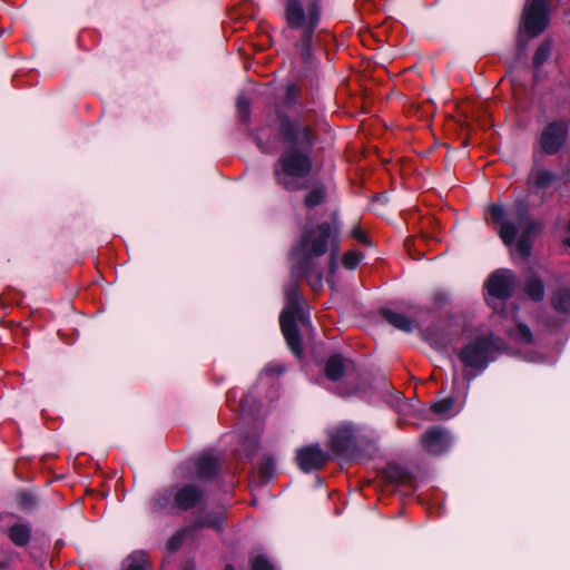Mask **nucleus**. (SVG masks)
I'll return each instance as SVG.
<instances>
[{
  "mask_svg": "<svg viewBox=\"0 0 570 570\" xmlns=\"http://www.w3.org/2000/svg\"><path fill=\"white\" fill-rule=\"evenodd\" d=\"M278 120V134L286 147L274 166L275 181L287 191L306 189L305 181L313 168L315 134L298 118L281 115Z\"/></svg>",
  "mask_w": 570,
  "mask_h": 570,
  "instance_id": "nucleus-1",
  "label": "nucleus"
},
{
  "mask_svg": "<svg viewBox=\"0 0 570 570\" xmlns=\"http://www.w3.org/2000/svg\"><path fill=\"white\" fill-rule=\"evenodd\" d=\"M338 226H332L324 222L315 227L306 228L292 253L293 277H303L314 291L322 288L323 273L316 259L323 256L330 245L333 252L330 258V268L333 272L336 267Z\"/></svg>",
  "mask_w": 570,
  "mask_h": 570,
  "instance_id": "nucleus-2",
  "label": "nucleus"
},
{
  "mask_svg": "<svg viewBox=\"0 0 570 570\" xmlns=\"http://www.w3.org/2000/svg\"><path fill=\"white\" fill-rule=\"evenodd\" d=\"M379 435L365 425L342 422L328 430V448L348 461H362L377 452Z\"/></svg>",
  "mask_w": 570,
  "mask_h": 570,
  "instance_id": "nucleus-3",
  "label": "nucleus"
},
{
  "mask_svg": "<svg viewBox=\"0 0 570 570\" xmlns=\"http://www.w3.org/2000/svg\"><path fill=\"white\" fill-rule=\"evenodd\" d=\"M284 18L288 28L302 30L299 49L302 58L311 59V41L321 21L320 0H285Z\"/></svg>",
  "mask_w": 570,
  "mask_h": 570,
  "instance_id": "nucleus-4",
  "label": "nucleus"
},
{
  "mask_svg": "<svg viewBox=\"0 0 570 570\" xmlns=\"http://www.w3.org/2000/svg\"><path fill=\"white\" fill-rule=\"evenodd\" d=\"M286 305L279 315L282 333L292 353L301 357L303 354L301 336L296 326V317L305 321V313L301 306V293L296 283H291L285 289Z\"/></svg>",
  "mask_w": 570,
  "mask_h": 570,
  "instance_id": "nucleus-5",
  "label": "nucleus"
},
{
  "mask_svg": "<svg viewBox=\"0 0 570 570\" xmlns=\"http://www.w3.org/2000/svg\"><path fill=\"white\" fill-rule=\"evenodd\" d=\"M503 348V342L493 335L480 336L466 344L459 353V358L465 367L474 373L472 377L482 373L490 362Z\"/></svg>",
  "mask_w": 570,
  "mask_h": 570,
  "instance_id": "nucleus-6",
  "label": "nucleus"
},
{
  "mask_svg": "<svg viewBox=\"0 0 570 570\" xmlns=\"http://www.w3.org/2000/svg\"><path fill=\"white\" fill-rule=\"evenodd\" d=\"M204 491L195 484L169 488L160 491L151 502L154 511L177 509L187 511L195 508L204 499Z\"/></svg>",
  "mask_w": 570,
  "mask_h": 570,
  "instance_id": "nucleus-7",
  "label": "nucleus"
},
{
  "mask_svg": "<svg viewBox=\"0 0 570 570\" xmlns=\"http://www.w3.org/2000/svg\"><path fill=\"white\" fill-rule=\"evenodd\" d=\"M514 218L518 223V232L521 236L515 244V253L527 259L531 254V237L539 233L541 224L530 218L528 206L524 202H518L514 205Z\"/></svg>",
  "mask_w": 570,
  "mask_h": 570,
  "instance_id": "nucleus-8",
  "label": "nucleus"
},
{
  "mask_svg": "<svg viewBox=\"0 0 570 570\" xmlns=\"http://www.w3.org/2000/svg\"><path fill=\"white\" fill-rule=\"evenodd\" d=\"M569 135V120L558 119L548 122L539 135L540 149L546 155H556L566 146Z\"/></svg>",
  "mask_w": 570,
  "mask_h": 570,
  "instance_id": "nucleus-9",
  "label": "nucleus"
},
{
  "mask_svg": "<svg viewBox=\"0 0 570 570\" xmlns=\"http://www.w3.org/2000/svg\"><path fill=\"white\" fill-rule=\"evenodd\" d=\"M549 0H529L523 10L522 27L529 37H537L548 27Z\"/></svg>",
  "mask_w": 570,
  "mask_h": 570,
  "instance_id": "nucleus-10",
  "label": "nucleus"
},
{
  "mask_svg": "<svg viewBox=\"0 0 570 570\" xmlns=\"http://www.w3.org/2000/svg\"><path fill=\"white\" fill-rule=\"evenodd\" d=\"M515 285L517 276L512 271L499 269L490 275L485 287L491 297L505 301L511 297Z\"/></svg>",
  "mask_w": 570,
  "mask_h": 570,
  "instance_id": "nucleus-11",
  "label": "nucleus"
},
{
  "mask_svg": "<svg viewBox=\"0 0 570 570\" xmlns=\"http://www.w3.org/2000/svg\"><path fill=\"white\" fill-rule=\"evenodd\" d=\"M452 443L450 433L439 426L428 429L421 436V444L424 451L431 455L445 453Z\"/></svg>",
  "mask_w": 570,
  "mask_h": 570,
  "instance_id": "nucleus-12",
  "label": "nucleus"
},
{
  "mask_svg": "<svg viewBox=\"0 0 570 570\" xmlns=\"http://www.w3.org/2000/svg\"><path fill=\"white\" fill-rule=\"evenodd\" d=\"M327 460V453L318 444L306 445L296 452L297 464L304 472L322 469Z\"/></svg>",
  "mask_w": 570,
  "mask_h": 570,
  "instance_id": "nucleus-13",
  "label": "nucleus"
},
{
  "mask_svg": "<svg viewBox=\"0 0 570 570\" xmlns=\"http://www.w3.org/2000/svg\"><path fill=\"white\" fill-rule=\"evenodd\" d=\"M489 213L493 222L501 224L499 235L503 243L507 246H512L518 234V223L515 218L513 217V222L504 220L505 210L503 206L498 204L491 205Z\"/></svg>",
  "mask_w": 570,
  "mask_h": 570,
  "instance_id": "nucleus-14",
  "label": "nucleus"
},
{
  "mask_svg": "<svg viewBox=\"0 0 570 570\" xmlns=\"http://www.w3.org/2000/svg\"><path fill=\"white\" fill-rule=\"evenodd\" d=\"M558 179V175L543 167H534L528 178L530 187L537 190H544L551 187Z\"/></svg>",
  "mask_w": 570,
  "mask_h": 570,
  "instance_id": "nucleus-15",
  "label": "nucleus"
},
{
  "mask_svg": "<svg viewBox=\"0 0 570 570\" xmlns=\"http://www.w3.org/2000/svg\"><path fill=\"white\" fill-rule=\"evenodd\" d=\"M7 535L16 547H27L31 541V524L29 522H14L8 527Z\"/></svg>",
  "mask_w": 570,
  "mask_h": 570,
  "instance_id": "nucleus-16",
  "label": "nucleus"
},
{
  "mask_svg": "<svg viewBox=\"0 0 570 570\" xmlns=\"http://www.w3.org/2000/svg\"><path fill=\"white\" fill-rule=\"evenodd\" d=\"M381 315L389 324L405 333H411L417 326L415 320H411L406 315L389 308H383Z\"/></svg>",
  "mask_w": 570,
  "mask_h": 570,
  "instance_id": "nucleus-17",
  "label": "nucleus"
},
{
  "mask_svg": "<svg viewBox=\"0 0 570 570\" xmlns=\"http://www.w3.org/2000/svg\"><path fill=\"white\" fill-rule=\"evenodd\" d=\"M196 474L199 479L209 480L215 476L218 461L210 454H202L195 460Z\"/></svg>",
  "mask_w": 570,
  "mask_h": 570,
  "instance_id": "nucleus-18",
  "label": "nucleus"
},
{
  "mask_svg": "<svg viewBox=\"0 0 570 570\" xmlns=\"http://www.w3.org/2000/svg\"><path fill=\"white\" fill-rule=\"evenodd\" d=\"M524 293L535 302H541L544 297V284L540 276L531 274L524 284Z\"/></svg>",
  "mask_w": 570,
  "mask_h": 570,
  "instance_id": "nucleus-19",
  "label": "nucleus"
},
{
  "mask_svg": "<svg viewBox=\"0 0 570 570\" xmlns=\"http://www.w3.org/2000/svg\"><path fill=\"white\" fill-rule=\"evenodd\" d=\"M345 371V360L338 355H332L328 357L325 364V375L331 381L340 380Z\"/></svg>",
  "mask_w": 570,
  "mask_h": 570,
  "instance_id": "nucleus-20",
  "label": "nucleus"
},
{
  "mask_svg": "<svg viewBox=\"0 0 570 570\" xmlns=\"http://www.w3.org/2000/svg\"><path fill=\"white\" fill-rule=\"evenodd\" d=\"M326 199V188L323 185H316L308 190L304 197V205L307 208H314L322 205Z\"/></svg>",
  "mask_w": 570,
  "mask_h": 570,
  "instance_id": "nucleus-21",
  "label": "nucleus"
},
{
  "mask_svg": "<svg viewBox=\"0 0 570 570\" xmlns=\"http://www.w3.org/2000/svg\"><path fill=\"white\" fill-rule=\"evenodd\" d=\"M552 306L560 313L570 314V289H558L552 296Z\"/></svg>",
  "mask_w": 570,
  "mask_h": 570,
  "instance_id": "nucleus-22",
  "label": "nucleus"
},
{
  "mask_svg": "<svg viewBox=\"0 0 570 570\" xmlns=\"http://www.w3.org/2000/svg\"><path fill=\"white\" fill-rule=\"evenodd\" d=\"M224 514L223 512H218L216 514H207L205 517L198 518L195 521L196 528H213L217 531L223 529Z\"/></svg>",
  "mask_w": 570,
  "mask_h": 570,
  "instance_id": "nucleus-23",
  "label": "nucleus"
},
{
  "mask_svg": "<svg viewBox=\"0 0 570 570\" xmlns=\"http://www.w3.org/2000/svg\"><path fill=\"white\" fill-rule=\"evenodd\" d=\"M146 567V553L144 551H135L124 562L122 570H147Z\"/></svg>",
  "mask_w": 570,
  "mask_h": 570,
  "instance_id": "nucleus-24",
  "label": "nucleus"
},
{
  "mask_svg": "<svg viewBox=\"0 0 570 570\" xmlns=\"http://www.w3.org/2000/svg\"><path fill=\"white\" fill-rule=\"evenodd\" d=\"M509 335L519 343L530 344L532 342V332L522 323L517 324L514 328L510 330Z\"/></svg>",
  "mask_w": 570,
  "mask_h": 570,
  "instance_id": "nucleus-25",
  "label": "nucleus"
},
{
  "mask_svg": "<svg viewBox=\"0 0 570 570\" xmlns=\"http://www.w3.org/2000/svg\"><path fill=\"white\" fill-rule=\"evenodd\" d=\"M551 49L552 46L550 41H543L538 47L532 61L535 68H540L549 59L551 55Z\"/></svg>",
  "mask_w": 570,
  "mask_h": 570,
  "instance_id": "nucleus-26",
  "label": "nucleus"
},
{
  "mask_svg": "<svg viewBox=\"0 0 570 570\" xmlns=\"http://www.w3.org/2000/svg\"><path fill=\"white\" fill-rule=\"evenodd\" d=\"M454 405V401L452 397H445L443 400L436 401L431 405V410L439 415L449 414Z\"/></svg>",
  "mask_w": 570,
  "mask_h": 570,
  "instance_id": "nucleus-27",
  "label": "nucleus"
},
{
  "mask_svg": "<svg viewBox=\"0 0 570 570\" xmlns=\"http://www.w3.org/2000/svg\"><path fill=\"white\" fill-rule=\"evenodd\" d=\"M363 255L360 252H348L343 256V264L347 269H354L362 261Z\"/></svg>",
  "mask_w": 570,
  "mask_h": 570,
  "instance_id": "nucleus-28",
  "label": "nucleus"
},
{
  "mask_svg": "<svg viewBox=\"0 0 570 570\" xmlns=\"http://www.w3.org/2000/svg\"><path fill=\"white\" fill-rule=\"evenodd\" d=\"M250 570H274V566L264 556H256L250 559Z\"/></svg>",
  "mask_w": 570,
  "mask_h": 570,
  "instance_id": "nucleus-29",
  "label": "nucleus"
},
{
  "mask_svg": "<svg viewBox=\"0 0 570 570\" xmlns=\"http://www.w3.org/2000/svg\"><path fill=\"white\" fill-rule=\"evenodd\" d=\"M18 504L22 510L31 511L36 507L37 501L31 493L23 492L18 495Z\"/></svg>",
  "mask_w": 570,
  "mask_h": 570,
  "instance_id": "nucleus-30",
  "label": "nucleus"
},
{
  "mask_svg": "<svg viewBox=\"0 0 570 570\" xmlns=\"http://www.w3.org/2000/svg\"><path fill=\"white\" fill-rule=\"evenodd\" d=\"M186 534L187 530H181L175 533L167 542V550L169 552L177 551L180 548Z\"/></svg>",
  "mask_w": 570,
  "mask_h": 570,
  "instance_id": "nucleus-31",
  "label": "nucleus"
},
{
  "mask_svg": "<svg viewBox=\"0 0 570 570\" xmlns=\"http://www.w3.org/2000/svg\"><path fill=\"white\" fill-rule=\"evenodd\" d=\"M237 110L243 121H247L250 114L249 101L245 96L237 98Z\"/></svg>",
  "mask_w": 570,
  "mask_h": 570,
  "instance_id": "nucleus-32",
  "label": "nucleus"
},
{
  "mask_svg": "<svg viewBox=\"0 0 570 570\" xmlns=\"http://www.w3.org/2000/svg\"><path fill=\"white\" fill-rule=\"evenodd\" d=\"M299 90L296 85L289 83L286 86L285 89V96H284V104L286 106H292L296 102L298 97Z\"/></svg>",
  "mask_w": 570,
  "mask_h": 570,
  "instance_id": "nucleus-33",
  "label": "nucleus"
},
{
  "mask_svg": "<svg viewBox=\"0 0 570 570\" xmlns=\"http://www.w3.org/2000/svg\"><path fill=\"white\" fill-rule=\"evenodd\" d=\"M351 236L358 240L360 243L362 244H365V245H368L370 242H368V238L366 236V234L361 229L360 226H355L352 230H351Z\"/></svg>",
  "mask_w": 570,
  "mask_h": 570,
  "instance_id": "nucleus-34",
  "label": "nucleus"
},
{
  "mask_svg": "<svg viewBox=\"0 0 570 570\" xmlns=\"http://www.w3.org/2000/svg\"><path fill=\"white\" fill-rule=\"evenodd\" d=\"M265 136V129H261L258 131V135H257V139H258V146L259 148L265 151V153H269L272 150V146L271 144L267 141V142H264L263 141V138Z\"/></svg>",
  "mask_w": 570,
  "mask_h": 570,
  "instance_id": "nucleus-35",
  "label": "nucleus"
},
{
  "mask_svg": "<svg viewBox=\"0 0 570 570\" xmlns=\"http://www.w3.org/2000/svg\"><path fill=\"white\" fill-rule=\"evenodd\" d=\"M434 299H435V305L438 307H440L441 305H443L446 302V296L444 294H436L434 296Z\"/></svg>",
  "mask_w": 570,
  "mask_h": 570,
  "instance_id": "nucleus-36",
  "label": "nucleus"
},
{
  "mask_svg": "<svg viewBox=\"0 0 570 570\" xmlns=\"http://www.w3.org/2000/svg\"><path fill=\"white\" fill-rule=\"evenodd\" d=\"M564 244L570 247V237L564 240Z\"/></svg>",
  "mask_w": 570,
  "mask_h": 570,
  "instance_id": "nucleus-37",
  "label": "nucleus"
},
{
  "mask_svg": "<svg viewBox=\"0 0 570 570\" xmlns=\"http://www.w3.org/2000/svg\"><path fill=\"white\" fill-rule=\"evenodd\" d=\"M225 570H235L233 566H226Z\"/></svg>",
  "mask_w": 570,
  "mask_h": 570,
  "instance_id": "nucleus-38",
  "label": "nucleus"
},
{
  "mask_svg": "<svg viewBox=\"0 0 570 570\" xmlns=\"http://www.w3.org/2000/svg\"><path fill=\"white\" fill-rule=\"evenodd\" d=\"M453 383H454V384L459 383V379H458V376H456V375H455V376H454V379H453Z\"/></svg>",
  "mask_w": 570,
  "mask_h": 570,
  "instance_id": "nucleus-39",
  "label": "nucleus"
},
{
  "mask_svg": "<svg viewBox=\"0 0 570 570\" xmlns=\"http://www.w3.org/2000/svg\"><path fill=\"white\" fill-rule=\"evenodd\" d=\"M568 227H569V230H570V219H569V225H568Z\"/></svg>",
  "mask_w": 570,
  "mask_h": 570,
  "instance_id": "nucleus-40",
  "label": "nucleus"
}]
</instances>
